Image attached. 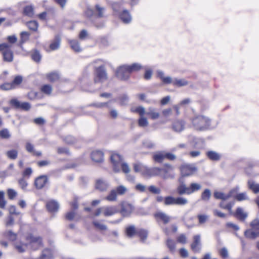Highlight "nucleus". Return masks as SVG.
Masks as SVG:
<instances>
[{"label": "nucleus", "mask_w": 259, "mask_h": 259, "mask_svg": "<svg viewBox=\"0 0 259 259\" xmlns=\"http://www.w3.org/2000/svg\"><path fill=\"white\" fill-rule=\"evenodd\" d=\"M127 191V189L126 187L123 185L118 186L112 189L105 199L110 202L116 201L117 199L118 195H123Z\"/></svg>", "instance_id": "3"}, {"label": "nucleus", "mask_w": 259, "mask_h": 259, "mask_svg": "<svg viewBox=\"0 0 259 259\" xmlns=\"http://www.w3.org/2000/svg\"><path fill=\"white\" fill-rule=\"evenodd\" d=\"M24 13L25 15L32 17L33 15V9L31 6H26L24 9Z\"/></svg>", "instance_id": "52"}, {"label": "nucleus", "mask_w": 259, "mask_h": 259, "mask_svg": "<svg viewBox=\"0 0 259 259\" xmlns=\"http://www.w3.org/2000/svg\"><path fill=\"white\" fill-rule=\"evenodd\" d=\"M219 253H220V255L223 258H224L228 257L229 256V253H228V249L226 247H223L221 249H220L219 251Z\"/></svg>", "instance_id": "62"}, {"label": "nucleus", "mask_w": 259, "mask_h": 259, "mask_svg": "<svg viewBox=\"0 0 259 259\" xmlns=\"http://www.w3.org/2000/svg\"><path fill=\"white\" fill-rule=\"evenodd\" d=\"M134 206L131 203L127 202H123L121 203V209L119 212L124 217H129L134 210Z\"/></svg>", "instance_id": "7"}, {"label": "nucleus", "mask_w": 259, "mask_h": 259, "mask_svg": "<svg viewBox=\"0 0 259 259\" xmlns=\"http://www.w3.org/2000/svg\"><path fill=\"white\" fill-rule=\"evenodd\" d=\"M126 234L128 237H132L135 234H137V231L134 226H130L126 229Z\"/></svg>", "instance_id": "43"}, {"label": "nucleus", "mask_w": 259, "mask_h": 259, "mask_svg": "<svg viewBox=\"0 0 259 259\" xmlns=\"http://www.w3.org/2000/svg\"><path fill=\"white\" fill-rule=\"evenodd\" d=\"M47 77L49 81L54 82L59 79V75L58 73L56 72H52L48 74Z\"/></svg>", "instance_id": "41"}, {"label": "nucleus", "mask_w": 259, "mask_h": 259, "mask_svg": "<svg viewBox=\"0 0 259 259\" xmlns=\"http://www.w3.org/2000/svg\"><path fill=\"white\" fill-rule=\"evenodd\" d=\"M234 215L239 221L244 222L248 217V213L240 207L237 208Z\"/></svg>", "instance_id": "18"}, {"label": "nucleus", "mask_w": 259, "mask_h": 259, "mask_svg": "<svg viewBox=\"0 0 259 259\" xmlns=\"http://www.w3.org/2000/svg\"><path fill=\"white\" fill-rule=\"evenodd\" d=\"M32 173V169L30 167L26 168L23 171L22 175L23 178H29Z\"/></svg>", "instance_id": "64"}, {"label": "nucleus", "mask_w": 259, "mask_h": 259, "mask_svg": "<svg viewBox=\"0 0 259 259\" xmlns=\"http://www.w3.org/2000/svg\"><path fill=\"white\" fill-rule=\"evenodd\" d=\"M32 59L36 62H40L41 56L38 51H35L31 55Z\"/></svg>", "instance_id": "50"}, {"label": "nucleus", "mask_w": 259, "mask_h": 259, "mask_svg": "<svg viewBox=\"0 0 259 259\" xmlns=\"http://www.w3.org/2000/svg\"><path fill=\"white\" fill-rule=\"evenodd\" d=\"M14 88L12 83H5L1 85V89L3 90H9Z\"/></svg>", "instance_id": "60"}, {"label": "nucleus", "mask_w": 259, "mask_h": 259, "mask_svg": "<svg viewBox=\"0 0 259 259\" xmlns=\"http://www.w3.org/2000/svg\"><path fill=\"white\" fill-rule=\"evenodd\" d=\"M11 136L9 131L7 128H4L0 131V137L4 139H8Z\"/></svg>", "instance_id": "44"}, {"label": "nucleus", "mask_w": 259, "mask_h": 259, "mask_svg": "<svg viewBox=\"0 0 259 259\" xmlns=\"http://www.w3.org/2000/svg\"><path fill=\"white\" fill-rule=\"evenodd\" d=\"M185 127V122L182 119L175 120L171 125V128L174 131L177 133L182 132Z\"/></svg>", "instance_id": "14"}, {"label": "nucleus", "mask_w": 259, "mask_h": 259, "mask_svg": "<svg viewBox=\"0 0 259 259\" xmlns=\"http://www.w3.org/2000/svg\"><path fill=\"white\" fill-rule=\"evenodd\" d=\"M251 227L253 230H259V219H256L253 220L250 224Z\"/></svg>", "instance_id": "58"}, {"label": "nucleus", "mask_w": 259, "mask_h": 259, "mask_svg": "<svg viewBox=\"0 0 259 259\" xmlns=\"http://www.w3.org/2000/svg\"><path fill=\"white\" fill-rule=\"evenodd\" d=\"M206 155L210 160L213 161H218L221 158L220 154L213 151H208Z\"/></svg>", "instance_id": "30"}, {"label": "nucleus", "mask_w": 259, "mask_h": 259, "mask_svg": "<svg viewBox=\"0 0 259 259\" xmlns=\"http://www.w3.org/2000/svg\"><path fill=\"white\" fill-rule=\"evenodd\" d=\"M161 168L154 167L152 168H145V171L144 172V175L149 176V177H153V176H160L161 177Z\"/></svg>", "instance_id": "16"}, {"label": "nucleus", "mask_w": 259, "mask_h": 259, "mask_svg": "<svg viewBox=\"0 0 259 259\" xmlns=\"http://www.w3.org/2000/svg\"><path fill=\"white\" fill-rule=\"evenodd\" d=\"M211 196V191L209 189H205L201 193V198L204 201H208L209 200Z\"/></svg>", "instance_id": "33"}, {"label": "nucleus", "mask_w": 259, "mask_h": 259, "mask_svg": "<svg viewBox=\"0 0 259 259\" xmlns=\"http://www.w3.org/2000/svg\"><path fill=\"white\" fill-rule=\"evenodd\" d=\"M177 242L180 243L186 244L187 241V239L185 234H181L177 237Z\"/></svg>", "instance_id": "59"}, {"label": "nucleus", "mask_w": 259, "mask_h": 259, "mask_svg": "<svg viewBox=\"0 0 259 259\" xmlns=\"http://www.w3.org/2000/svg\"><path fill=\"white\" fill-rule=\"evenodd\" d=\"M172 84L179 87L187 85L188 84V81L185 79H175L172 81Z\"/></svg>", "instance_id": "37"}, {"label": "nucleus", "mask_w": 259, "mask_h": 259, "mask_svg": "<svg viewBox=\"0 0 259 259\" xmlns=\"http://www.w3.org/2000/svg\"><path fill=\"white\" fill-rule=\"evenodd\" d=\"M235 198L238 201L247 200L248 199L246 192H243L237 194L235 196Z\"/></svg>", "instance_id": "49"}, {"label": "nucleus", "mask_w": 259, "mask_h": 259, "mask_svg": "<svg viewBox=\"0 0 259 259\" xmlns=\"http://www.w3.org/2000/svg\"><path fill=\"white\" fill-rule=\"evenodd\" d=\"M46 206L48 210L52 212L58 211L59 208V203L55 200L49 201L47 202Z\"/></svg>", "instance_id": "22"}, {"label": "nucleus", "mask_w": 259, "mask_h": 259, "mask_svg": "<svg viewBox=\"0 0 259 259\" xmlns=\"http://www.w3.org/2000/svg\"><path fill=\"white\" fill-rule=\"evenodd\" d=\"M188 203V200L187 198L183 197H176L175 205H185Z\"/></svg>", "instance_id": "39"}, {"label": "nucleus", "mask_w": 259, "mask_h": 259, "mask_svg": "<svg viewBox=\"0 0 259 259\" xmlns=\"http://www.w3.org/2000/svg\"><path fill=\"white\" fill-rule=\"evenodd\" d=\"M161 177L164 179H173L175 177L174 167L169 164H165L162 168H161Z\"/></svg>", "instance_id": "6"}, {"label": "nucleus", "mask_w": 259, "mask_h": 259, "mask_svg": "<svg viewBox=\"0 0 259 259\" xmlns=\"http://www.w3.org/2000/svg\"><path fill=\"white\" fill-rule=\"evenodd\" d=\"M197 218L198 219L199 223L200 224H203L208 220L209 217L206 214H198Z\"/></svg>", "instance_id": "55"}, {"label": "nucleus", "mask_w": 259, "mask_h": 259, "mask_svg": "<svg viewBox=\"0 0 259 259\" xmlns=\"http://www.w3.org/2000/svg\"><path fill=\"white\" fill-rule=\"evenodd\" d=\"M146 114L150 116L152 119L155 120L158 119L160 116L159 112L155 111V109L153 107H149Z\"/></svg>", "instance_id": "27"}, {"label": "nucleus", "mask_w": 259, "mask_h": 259, "mask_svg": "<svg viewBox=\"0 0 259 259\" xmlns=\"http://www.w3.org/2000/svg\"><path fill=\"white\" fill-rule=\"evenodd\" d=\"M95 13L99 18L105 17V8L99 4H96L95 7Z\"/></svg>", "instance_id": "23"}, {"label": "nucleus", "mask_w": 259, "mask_h": 259, "mask_svg": "<svg viewBox=\"0 0 259 259\" xmlns=\"http://www.w3.org/2000/svg\"><path fill=\"white\" fill-rule=\"evenodd\" d=\"M192 123L194 128L198 131L207 129L210 125V119L203 115H199L192 119Z\"/></svg>", "instance_id": "2"}, {"label": "nucleus", "mask_w": 259, "mask_h": 259, "mask_svg": "<svg viewBox=\"0 0 259 259\" xmlns=\"http://www.w3.org/2000/svg\"><path fill=\"white\" fill-rule=\"evenodd\" d=\"M166 244L170 251H175L176 248V242L170 238L167 239L166 240Z\"/></svg>", "instance_id": "47"}, {"label": "nucleus", "mask_w": 259, "mask_h": 259, "mask_svg": "<svg viewBox=\"0 0 259 259\" xmlns=\"http://www.w3.org/2000/svg\"><path fill=\"white\" fill-rule=\"evenodd\" d=\"M61 39L59 36H56L55 40L50 45V48L52 50H56L59 48L60 45Z\"/></svg>", "instance_id": "36"}, {"label": "nucleus", "mask_w": 259, "mask_h": 259, "mask_svg": "<svg viewBox=\"0 0 259 259\" xmlns=\"http://www.w3.org/2000/svg\"><path fill=\"white\" fill-rule=\"evenodd\" d=\"M111 161L113 164V170L116 172L120 170V164L122 161V157L117 153H113L111 156Z\"/></svg>", "instance_id": "9"}, {"label": "nucleus", "mask_w": 259, "mask_h": 259, "mask_svg": "<svg viewBox=\"0 0 259 259\" xmlns=\"http://www.w3.org/2000/svg\"><path fill=\"white\" fill-rule=\"evenodd\" d=\"M120 18L124 23H129L132 20V17L129 12L126 10H123L120 15Z\"/></svg>", "instance_id": "24"}, {"label": "nucleus", "mask_w": 259, "mask_h": 259, "mask_svg": "<svg viewBox=\"0 0 259 259\" xmlns=\"http://www.w3.org/2000/svg\"><path fill=\"white\" fill-rule=\"evenodd\" d=\"M138 125L139 126L142 127H145L147 126L149 124L148 121L147 119L144 117H140L138 119Z\"/></svg>", "instance_id": "45"}, {"label": "nucleus", "mask_w": 259, "mask_h": 259, "mask_svg": "<svg viewBox=\"0 0 259 259\" xmlns=\"http://www.w3.org/2000/svg\"><path fill=\"white\" fill-rule=\"evenodd\" d=\"M137 234L140 238L141 241L144 243L147 238L148 232L145 229H140L137 231Z\"/></svg>", "instance_id": "26"}, {"label": "nucleus", "mask_w": 259, "mask_h": 259, "mask_svg": "<svg viewBox=\"0 0 259 259\" xmlns=\"http://www.w3.org/2000/svg\"><path fill=\"white\" fill-rule=\"evenodd\" d=\"M143 146L147 149H152L155 147V144L151 140L149 139L144 140L142 142Z\"/></svg>", "instance_id": "35"}, {"label": "nucleus", "mask_w": 259, "mask_h": 259, "mask_svg": "<svg viewBox=\"0 0 259 259\" xmlns=\"http://www.w3.org/2000/svg\"><path fill=\"white\" fill-rule=\"evenodd\" d=\"M71 49L76 52H80L82 49L79 42L76 40H71L69 41Z\"/></svg>", "instance_id": "32"}, {"label": "nucleus", "mask_w": 259, "mask_h": 259, "mask_svg": "<svg viewBox=\"0 0 259 259\" xmlns=\"http://www.w3.org/2000/svg\"><path fill=\"white\" fill-rule=\"evenodd\" d=\"M30 245L33 250L38 249L42 245L41 239L39 237L31 236Z\"/></svg>", "instance_id": "20"}, {"label": "nucleus", "mask_w": 259, "mask_h": 259, "mask_svg": "<svg viewBox=\"0 0 259 259\" xmlns=\"http://www.w3.org/2000/svg\"><path fill=\"white\" fill-rule=\"evenodd\" d=\"M38 23L35 21H30L27 23V26L30 30L36 31L38 28Z\"/></svg>", "instance_id": "46"}, {"label": "nucleus", "mask_w": 259, "mask_h": 259, "mask_svg": "<svg viewBox=\"0 0 259 259\" xmlns=\"http://www.w3.org/2000/svg\"><path fill=\"white\" fill-rule=\"evenodd\" d=\"M154 217L157 222L161 221L164 224H168L171 220V217L164 212L158 211L154 214Z\"/></svg>", "instance_id": "13"}, {"label": "nucleus", "mask_w": 259, "mask_h": 259, "mask_svg": "<svg viewBox=\"0 0 259 259\" xmlns=\"http://www.w3.org/2000/svg\"><path fill=\"white\" fill-rule=\"evenodd\" d=\"M41 90L44 93L50 95L52 93V88L50 85L46 84L41 87Z\"/></svg>", "instance_id": "54"}, {"label": "nucleus", "mask_w": 259, "mask_h": 259, "mask_svg": "<svg viewBox=\"0 0 259 259\" xmlns=\"http://www.w3.org/2000/svg\"><path fill=\"white\" fill-rule=\"evenodd\" d=\"M53 255L52 251L48 248L45 249L40 255V259H51L52 258Z\"/></svg>", "instance_id": "34"}, {"label": "nucleus", "mask_w": 259, "mask_h": 259, "mask_svg": "<svg viewBox=\"0 0 259 259\" xmlns=\"http://www.w3.org/2000/svg\"><path fill=\"white\" fill-rule=\"evenodd\" d=\"M119 212V209L116 206H103V214L105 217L113 215Z\"/></svg>", "instance_id": "17"}, {"label": "nucleus", "mask_w": 259, "mask_h": 259, "mask_svg": "<svg viewBox=\"0 0 259 259\" xmlns=\"http://www.w3.org/2000/svg\"><path fill=\"white\" fill-rule=\"evenodd\" d=\"M132 111L133 112H135L138 113L140 117H144V115L146 114L145 108L142 106H138L136 107L135 109H132Z\"/></svg>", "instance_id": "40"}, {"label": "nucleus", "mask_w": 259, "mask_h": 259, "mask_svg": "<svg viewBox=\"0 0 259 259\" xmlns=\"http://www.w3.org/2000/svg\"><path fill=\"white\" fill-rule=\"evenodd\" d=\"M109 187V183L106 180L99 179L96 181V188L100 191H106Z\"/></svg>", "instance_id": "19"}, {"label": "nucleus", "mask_w": 259, "mask_h": 259, "mask_svg": "<svg viewBox=\"0 0 259 259\" xmlns=\"http://www.w3.org/2000/svg\"><path fill=\"white\" fill-rule=\"evenodd\" d=\"M191 249L195 253H198L201 249L200 235H195L193 237V241L191 245Z\"/></svg>", "instance_id": "12"}, {"label": "nucleus", "mask_w": 259, "mask_h": 259, "mask_svg": "<svg viewBox=\"0 0 259 259\" xmlns=\"http://www.w3.org/2000/svg\"><path fill=\"white\" fill-rule=\"evenodd\" d=\"M164 155V152H158L153 155V158L155 162L161 163L165 158Z\"/></svg>", "instance_id": "29"}, {"label": "nucleus", "mask_w": 259, "mask_h": 259, "mask_svg": "<svg viewBox=\"0 0 259 259\" xmlns=\"http://www.w3.org/2000/svg\"><path fill=\"white\" fill-rule=\"evenodd\" d=\"M4 192L0 191V208H4L6 204V201L4 199Z\"/></svg>", "instance_id": "56"}, {"label": "nucleus", "mask_w": 259, "mask_h": 259, "mask_svg": "<svg viewBox=\"0 0 259 259\" xmlns=\"http://www.w3.org/2000/svg\"><path fill=\"white\" fill-rule=\"evenodd\" d=\"M91 156L92 159L96 162H102L104 159V154L100 150L93 151Z\"/></svg>", "instance_id": "21"}, {"label": "nucleus", "mask_w": 259, "mask_h": 259, "mask_svg": "<svg viewBox=\"0 0 259 259\" xmlns=\"http://www.w3.org/2000/svg\"><path fill=\"white\" fill-rule=\"evenodd\" d=\"M244 236L247 238L254 239L259 236V233L255 232L252 229H247L244 232Z\"/></svg>", "instance_id": "28"}, {"label": "nucleus", "mask_w": 259, "mask_h": 259, "mask_svg": "<svg viewBox=\"0 0 259 259\" xmlns=\"http://www.w3.org/2000/svg\"><path fill=\"white\" fill-rule=\"evenodd\" d=\"M11 45L7 43L0 44V52H2L3 60L5 62H11L13 60V52L11 50Z\"/></svg>", "instance_id": "4"}, {"label": "nucleus", "mask_w": 259, "mask_h": 259, "mask_svg": "<svg viewBox=\"0 0 259 259\" xmlns=\"http://www.w3.org/2000/svg\"><path fill=\"white\" fill-rule=\"evenodd\" d=\"M120 104L122 105H126L128 102V97L126 94H123L118 98Z\"/></svg>", "instance_id": "53"}, {"label": "nucleus", "mask_w": 259, "mask_h": 259, "mask_svg": "<svg viewBox=\"0 0 259 259\" xmlns=\"http://www.w3.org/2000/svg\"><path fill=\"white\" fill-rule=\"evenodd\" d=\"M201 185L197 183H191L189 186H187L184 182H181L178 186L176 191L177 194L182 196L183 195H191L201 189Z\"/></svg>", "instance_id": "1"}, {"label": "nucleus", "mask_w": 259, "mask_h": 259, "mask_svg": "<svg viewBox=\"0 0 259 259\" xmlns=\"http://www.w3.org/2000/svg\"><path fill=\"white\" fill-rule=\"evenodd\" d=\"M127 66L131 73L132 72L138 71L142 68V66L138 63H134L131 65H127Z\"/></svg>", "instance_id": "48"}, {"label": "nucleus", "mask_w": 259, "mask_h": 259, "mask_svg": "<svg viewBox=\"0 0 259 259\" xmlns=\"http://www.w3.org/2000/svg\"><path fill=\"white\" fill-rule=\"evenodd\" d=\"M248 186L250 189H251L254 193H259V184L255 183L252 180H249L248 181Z\"/></svg>", "instance_id": "31"}, {"label": "nucleus", "mask_w": 259, "mask_h": 259, "mask_svg": "<svg viewBox=\"0 0 259 259\" xmlns=\"http://www.w3.org/2000/svg\"><path fill=\"white\" fill-rule=\"evenodd\" d=\"M107 79V75L103 66H100L96 68V77L94 80L95 82H104Z\"/></svg>", "instance_id": "10"}, {"label": "nucleus", "mask_w": 259, "mask_h": 259, "mask_svg": "<svg viewBox=\"0 0 259 259\" xmlns=\"http://www.w3.org/2000/svg\"><path fill=\"white\" fill-rule=\"evenodd\" d=\"M48 182V179L47 176H40L35 180L34 185L36 189H42Z\"/></svg>", "instance_id": "15"}, {"label": "nucleus", "mask_w": 259, "mask_h": 259, "mask_svg": "<svg viewBox=\"0 0 259 259\" xmlns=\"http://www.w3.org/2000/svg\"><path fill=\"white\" fill-rule=\"evenodd\" d=\"M176 197L168 196L164 197V204L165 205H175Z\"/></svg>", "instance_id": "38"}, {"label": "nucleus", "mask_w": 259, "mask_h": 259, "mask_svg": "<svg viewBox=\"0 0 259 259\" xmlns=\"http://www.w3.org/2000/svg\"><path fill=\"white\" fill-rule=\"evenodd\" d=\"M10 104L16 109H20L21 103L16 99H13L10 102Z\"/></svg>", "instance_id": "63"}, {"label": "nucleus", "mask_w": 259, "mask_h": 259, "mask_svg": "<svg viewBox=\"0 0 259 259\" xmlns=\"http://www.w3.org/2000/svg\"><path fill=\"white\" fill-rule=\"evenodd\" d=\"M7 156L11 159H15L18 156V151L16 150H11L8 151L6 153Z\"/></svg>", "instance_id": "42"}, {"label": "nucleus", "mask_w": 259, "mask_h": 259, "mask_svg": "<svg viewBox=\"0 0 259 259\" xmlns=\"http://www.w3.org/2000/svg\"><path fill=\"white\" fill-rule=\"evenodd\" d=\"M3 235L4 237L8 239L11 241H14L17 239V235L11 230L6 231L3 233Z\"/></svg>", "instance_id": "25"}, {"label": "nucleus", "mask_w": 259, "mask_h": 259, "mask_svg": "<svg viewBox=\"0 0 259 259\" xmlns=\"http://www.w3.org/2000/svg\"><path fill=\"white\" fill-rule=\"evenodd\" d=\"M115 74L120 80H126L128 79L131 72L128 70L127 65H123L117 69Z\"/></svg>", "instance_id": "5"}, {"label": "nucleus", "mask_w": 259, "mask_h": 259, "mask_svg": "<svg viewBox=\"0 0 259 259\" xmlns=\"http://www.w3.org/2000/svg\"><path fill=\"white\" fill-rule=\"evenodd\" d=\"M239 190V187L238 186H236L235 188L230 190L228 194H225L221 192L215 191L214 192L213 195L215 199L226 200L232 196L234 193L237 192Z\"/></svg>", "instance_id": "11"}, {"label": "nucleus", "mask_w": 259, "mask_h": 259, "mask_svg": "<svg viewBox=\"0 0 259 259\" xmlns=\"http://www.w3.org/2000/svg\"><path fill=\"white\" fill-rule=\"evenodd\" d=\"M120 168H121L122 171L125 174H128L131 171V168L126 163L123 162L120 164Z\"/></svg>", "instance_id": "57"}, {"label": "nucleus", "mask_w": 259, "mask_h": 259, "mask_svg": "<svg viewBox=\"0 0 259 259\" xmlns=\"http://www.w3.org/2000/svg\"><path fill=\"white\" fill-rule=\"evenodd\" d=\"M181 171L182 176L188 177L196 172L197 171V168L194 164H187L181 166Z\"/></svg>", "instance_id": "8"}, {"label": "nucleus", "mask_w": 259, "mask_h": 259, "mask_svg": "<svg viewBox=\"0 0 259 259\" xmlns=\"http://www.w3.org/2000/svg\"><path fill=\"white\" fill-rule=\"evenodd\" d=\"M93 224L96 228L100 230H106L107 229V227L105 225L102 224L100 222L97 221H94L93 222Z\"/></svg>", "instance_id": "51"}, {"label": "nucleus", "mask_w": 259, "mask_h": 259, "mask_svg": "<svg viewBox=\"0 0 259 259\" xmlns=\"http://www.w3.org/2000/svg\"><path fill=\"white\" fill-rule=\"evenodd\" d=\"M19 185L22 189L23 190H25L28 186V183L24 180V178H23L19 180Z\"/></svg>", "instance_id": "61"}]
</instances>
